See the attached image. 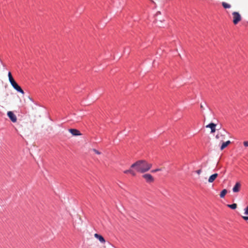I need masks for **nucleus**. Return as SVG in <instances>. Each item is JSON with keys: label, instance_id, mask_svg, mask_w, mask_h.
<instances>
[{"label": "nucleus", "instance_id": "obj_6", "mask_svg": "<svg viewBox=\"0 0 248 248\" xmlns=\"http://www.w3.org/2000/svg\"><path fill=\"white\" fill-rule=\"evenodd\" d=\"M216 139L218 140L219 142H223L225 139V136L221 132H218L216 136Z\"/></svg>", "mask_w": 248, "mask_h": 248}, {"label": "nucleus", "instance_id": "obj_21", "mask_svg": "<svg viewBox=\"0 0 248 248\" xmlns=\"http://www.w3.org/2000/svg\"><path fill=\"white\" fill-rule=\"evenodd\" d=\"M244 145L245 147H248V141H246L244 142Z\"/></svg>", "mask_w": 248, "mask_h": 248}, {"label": "nucleus", "instance_id": "obj_19", "mask_svg": "<svg viewBox=\"0 0 248 248\" xmlns=\"http://www.w3.org/2000/svg\"><path fill=\"white\" fill-rule=\"evenodd\" d=\"M162 170L161 169H155V170H151V172L152 173H155V172H156L157 171H161Z\"/></svg>", "mask_w": 248, "mask_h": 248}, {"label": "nucleus", "instance_id": "obj_2", "mask_svg": "<svg viewBox=\"0 0 248 248\" xmlns=\"http://www.w3.org/2000/svg\"><path fill=\"white\" fill-rule=\"evenodd\" d=\"M241 20V16L237 12H233V24L236 25Z\"/></svg>", "mask_w": 248, "mask_h": 248}, {"label": "nucleus", "instance_id": "obj_3", "mask_svg": "<svg viewBox=\"0 0 248 248\" xmlns=\"http://www.w3.org/2000/svg\"><path fill=\"white\" fill-rule=\"evenodd\" d=\"M142 177L145 180L147 183H152L154 181V177L150 174H144L142 175Z\"/></svg>", "mask_w": 248, "mask_h": 248}, {"label": "nucleus", "instance_id": "obj_22", "mask_svg": "<svg viewBox=\"0 0 248 248\" xmlns=\"http://www.w3.org/2000/svg\"><path fill=\"white\" fill-rule=\"evenodd\" d=\"M201 172H202V170L201 169L198 170H197L196 171L197 173L198 174H200Z\"/></svg>", "mask_w": 248, "mask_h": 248}, {"label": "nucleus", "instance_id": "obj_18", "mask_svg": "<svg viewBox=\"0 0 248 248\" xmlns=\"http://www.w3.org/2000/svg\"><path fill=\"white\" fill-rule=\"evenodd\" d=\"M244 214L248 216V205L244 209Z\"/></svg>", "mask_w": 248, "mask_h": 248}, {"label": "nucleus", "instance_id": "obj_26", "mask_svg": "<svg viewBox=\"0 0 248 248\" xmlns=\"http://www.w3.org/2000/svg\"><path fill=\"white\" fill-rule=\"evenodd\" d=\"M201 108H203V106L202 105H201Z\"/></svg>", "mask_w": 248, "mask_h": 248}, {"label": "nucleus", "instance_id": "obj_23", "mask_svg": "<svg viewBox=\"0 0 248 248\" xmlns=\"http://www.w3.org/2000/svg\"><path fill=\"white\" fill-rule=\"evenodd\" d=\"M242 217L245 220H248V216H244Z\"/></svg>", "mask_w": 248, "mask_h": 248}, {"label": "nucleus", "instance_id": "obj_24", "mask_svg": "<svg viewBox=\"0 0 248 248\" xmlns=\"http://www.w3.org/2000/svg\"><path fill=\"white\" fill-rule=\"evenodd\" d=\"M237 207V204L236 203H233V210L235 209Z\"/></svg>", "mask_w": 248, "mask_h": 248}, {"label": "nucleus", "instance_id": "obj_10", "mask_svg": "<svg viewBox=\"0 0 248 248\" xmlns=\"http://www.w3.org/2000/svg\"><path fill=\"white\" fill-rule=\"evenodd\" d=\"M241 187V184L240 182H237L235 183L234 186H233V193L238 192L240 190V188Z\"/></svg>", "mask_w": 248, "mask_h": 248}, {"label": "nucleus", "instance_id": "obj_25", "mask_svg": "<svg viewBox=\"0 0 248 248\" xmlns=\"http://www.w3.org/2000/svg\"><path fill=\"white\" fill-rule=\"evenodd\" d=\"M227 206L230 207L231 209H232V204H228Z\"/></svg>", "mask_w": 248, "mask_h": 248}, {"label": "nucleus", "instance_id": "obj_20", "mask_svg": "<svg viewBox=\"0 0 248 248\" xmlns=\"http://www.w3.org/2000/svg\"><path fill=\"white\" fill-rule=\"evenodd\" d=\"M93 151L95 154H97V155H100V154H101V153H100L99 151H98V150H96V149H93Z\"/></svg>", "mask_w": 248, "mask_h": 248}, {"label": "nucleus", "instance_id": "obj_13", "mask_svg": "<svg viewBox=\"0 0 248 248\" xmlns=\"http://www.w3.org/2000/svg\"><path fill=\"white\" fill-rule=\"evenodd\" d=\"M132 168H131L129 170H125L124 171V172L125 174L130 173L132 176H135L136 175V172L135 171L132 169Z\"/></svg>", "mask_w": 248, "mask_h": 248}, {"label": "nucleus", "instance_id": "obj_15", "mask_svg": "<svg viewBox=\"0 0 248 248\" xmlns=\"http://www.w3.org/2000/svg\"><path fill=\"white\" fill-rule=\"evenodd\" d=\"M8 78H9V80L11 84L12 83H14V82H15V80H14V78H13L11 72H9L8 73Z\"/></svg>", "mask_w": 248, "mask_h": 248}, {"label": "nucleus", "instance_id": "obj_11", "mask_svg": "<svg viewBox=\"0 0 248 248\" xmlns=\"http://www.w3.org/2000/svg\"><path fill=\"white\" fill-rule=\"evenodd\" d=\"M94 236L96 238L98 239L101 243H105V240L102 235L98 234L97 233H95L94 234Z\"/></svg>", "mask_w": 248, "mask_h": 248}, {"label": "nucleus", "instance_id": "obj_14", "mask_svg": "<svg viewBox=\"0 0 248 248\" xmlns=\"http://www.w3.org/2000/svg\"><path fill=\"white\" fill-rule=\"evenodd\" d=\"M230 143H231V141L230 140H228L226 142H223L220 147L221 150H223L225 148H226Z\"/></svg>", "mask_w": 248, "mask_h": 248}, {"label": "nucleus", "instance_id": "obj_17", "mask_svg": "<svg viewBox=\"0 0 248 248\" xmlns=\"http://www.w3.org/2000/svg\"><path fill=\"white\" fill-rule=\"evenodd\" d=\"M227 193V190L226 189H223L220 194V197L223 198Z\"/></svg>", "mask_w": 248, "mask_h": 248}, {"label": "nucleus", "instance_id": "obj_7", "mask_svg": "<svg viewBox=\"0 0 248 248\" xmlns=\"http://www.w3.org/2000/svg\"><path fill=\"white\" fill-rule=\"evenodd\" d=\"M7 115L9 118L10 119L12 122L15 123L17 121L16 116L14 114L12 111H8L7 112Z\"/></svg>", "mask_w": 248, "mask_h": 248}, {"label": "nucleus", "instance_id": "obj_5", "mask_svg": "<svg viewBox=\"0 0 248 248\" xmlns=\"http://www.w3.org/2000/svg\"><path fill=\"white\" fill-rule=\"evenodd\" d=\"M11 85L17 92L20 93L22 94H24V92L23 91V90L16 81L12 83Z\"/></svg>", "mask_w": 248, "mask_h": 248}, {"label": "nucleus", "instance_id": "obj_8", "mask_svg": "<svg viewBox=\"0 0 248 248\" xmlns=\"http://www.w3.org/2000/svg\"><path fill=\"white\" fill-rule=\"evenodd\" d=\"M68 131L73 136H76L81 135V133L80 131L76 129H69Z\"/></svg>", "mask_w": 248, "mask_h": 248}, {"label": "nucleus", "instance_id": "obj_16", "mask_svg": "<svg viewBox=\"0 0 248 248\" xmlns=\"http://www.w3.org/2000/svg\"><path fill=\"white\" fill-rule=\"evenodd\" d=\"M222 5L224 8L225 9H230L231 8V5L230 4H228L225 2H223L222 3Z\"/></svg>", "mask_w": 248, "mask_h": 248}, {"label": "nucleus", "instance_id": "obj_12", "mask_svg": "<svg viewBox=\"0 0 248 248\" xmlns=\"http://www.w3.org/2000/svg\"><path fill=\"white\" fill-rule=\"evenodd\" d=\"M217 176H218L217 173H214V174H212V175H211L208 179V182L209 183L213 182L215 181V180L217 178Z\"/></svg>", "mask_w": 248, "mask_h": 248}, {"label": "nucleus", "instance_id": "obj_1", "mask_svg": "<svg viewBox=\"0 0 248 248\" xmlns=\"http://www.w3.org/2000/svg\"><path fill=\"white\" fill-rule=\"evenodd\" d=\"M152 167V164L149 163L145 160H139L131 166V168H133L138 172L144 173L148 171Z\"/></svg>", "mask_w": 248, "mask_h": 248}, {"label": "nucleus", "instance_id": "obj_9", "mask_svg": "<svg viewBox=\"0 0 248 248\" xmlns=\"http://www.w3.org/2000/svg\"><path fill=\"white\" fill-rule=\"evenodd\" d=\"M216 124L214 123H210L208 125H206V128H210L211 133L215 132L216 130Z\"/></svg>", "mask_w": 248, "mask_h": 248}, {"label": "nucleus", "instance_id": "obj_4", "mask_svg": "<svg viewBox=\"0 0 248 248\" xmlns=\"http://www.w3.org/2000/svg\"><path fill=\"white\" fill-rule=\"evenodd\" d=\"M11 85L17 92L20 93L22 94H24V92L23 91V90L16 81L12 83Z\"/></svg>", "mask_w": 248, "mask_h": 248}]
</instances>
